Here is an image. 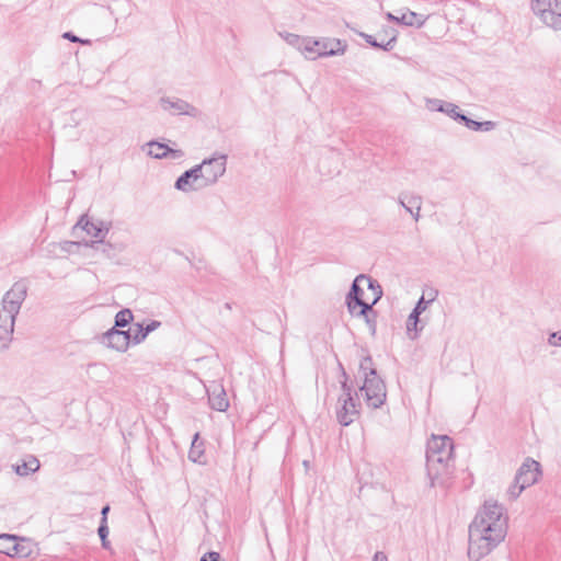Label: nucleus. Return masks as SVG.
<instances>
[{
    "instance_id": "obj_3",
    "label": "nucleus",
    "mask_w": 561,
    "mask_h": 561,
    "mask_svg": "<svg viewBox=\"0 0 561 561\" xmlns=\"http://www.w3.org/2000/svg\"><path fill=\"white\" fill-rule=\"evenodd\" d=\"M27 296V285L23 280L16 282L4 294L0 304V341L2 348H7L12 340L14 323L21 306Z\"/></svg>"
},
{
    "instance_id": "obj_38",
    "label": "nucleus",
    "mask_w": 561,
    "mask_h": 561,
    "mask_svg": "<svg viewBox=\"0 0 561 561\" xmlns=\"http://www.w3.org/2000/svg\"><path fill=\"white\" fill-rule=\"evenodd\" d=\"M548 343L551 346H561V331L551 333L548 337Z\"/></svg>"
},
{
    "instance_id": "obj_29",
    "label": "nucleus",
    "mask_w": 561,
    "mask_h": 561,
    "mask_svg": "<svg viewBox=\"0 0 561 561\" xmlns=\"http://www.w3.org/2000/svg\"><path fill=\"white\" fill-rule=\"evenodd\" d=\"M419 323L420 314L412 311L407 320V330L411 339L417 337V332L421 330L419 329Z\"/></svg>"
},
{
    "instance_id": "obj_34",
    "label": "nucleus",
    "mask_w": 561,
    "mask_h": 561,
    "mask_svg": "<svg viewBox=\"0 0 561 561\" xmlns=\"http://www.w3.org/2000/svg\"><path fill=\"white\" fill-rule=\"evenodd\" d=\"M374 310L371 309V311H367L366 314H359V309L358 310H355V313L353 316H356V317H363L365 318V321L366 323L369 325V328L371 329L373 333H375L376 331V320H375V317L371 319V314H374Z\"/></svg>"
},
{
    "instance_id": "obj_39",
    "label": "nucleus",
    "mask_w": 561,
    "mask_h": 561,
    "mask_svg": "<svg viewBox=\"0 0 561 561\" xmlns=\"http://www.w3.org/2000/svg\"><path fill=\"white\" fill-rule=\"evenodd\" d=\"M199 561H220V554L215 551L205 553Z\"/></svg>"
},
{
    "instance_id": "obj_15",
    "label": "nucleus",
    "mask_w": 561,
    "mask_h": 561,
    "mask_svg": "<svg viewBox=\"0 0 561 561\" xmlns=\"http://www.w3.org/2000/svg\"><path fill=\"white\" fill-rule=\"evenodd\" d=\"M208 394V402L213 410L224 412L229 407L227 393L221 383L213 381L206 388Z\"/></svg>"
},
{
    "instance_id": "obj_40",
    "label": "nucleus",
    "mask_w": 561,
    "mask_h": 561,
    "mask_svg": "<svg viewBox=\"0 0 561 561\" xmlns=\"http://www.w3.org/2000/svg\"><path fill=\"white\" fill-rule=\"evenodd\" d=\"M110 512V506L108 505H105L102 507V511H101V515H102V518H101V523L100 525H107V514Z\"/></svg>"
},
{
    "instance_id": "obj_23",
    "label": "nucleus",
    "mask_w": 561,
    "mask_h": 561,
    "mask_svg": "<svg viewBox=\"0 0 561 561\" xmlns=\"http://www.w3.org/2000/svg\"><path fill=\"white\" fill-rule=\"evenodd\" d=\"M359 36L365 39L367 44H369L374 48H379L386 51H390L393 49L397 43V31H392V36L387 39L386 43H378L376 37L366 33H359Z\"/></svg>"
},
{
    "instance_id": "obj_17",
    "label": "nucleus",
    "mask_w": 561,
    "mask_h": 561,
    "mask_svg": "<svg viewBox=\"0 0 561 561\" xmlns=\"http://www.w3.org/2000/svg\"><path fill=\"white\" fill-rule=\"evenodd\" d=\"M398 203L413 217L415 221L420 220L423 204L422 196L409 192H402L398 196Z\"/></svg>"
},
{
    "instance_id": "obj_18",
    "label": "nucleus",
    "mask_w": 561,
    "mask_h": 561,
    "mask_svg": "<svg viewBox=\"0 0 561 561\" xmlns=\"http://www.w3.org/2000/svg\"><path fill=\"white\" fill-rule=\"evenodd\" d=\"M426 107L433 112L444 113V114L448 115L450 118H453L454 121L459 122V123L463 115L462 113H460L458 105H456L451 102H446V101L439 100V99H427Z\"/></svg>"
},
{
    "instance_id": "obj_1",
    "label": "nucleus",
    "mask_w": 561,
    "mask_h": 561,
    "mask_svg": "<svg viewBox=\"0 0 561 561\" xmlns=\"http://www.w3.org/2000/svg\"><path fill=\"white\" fill-rule=\"evenodd\" d=\"M454 462V442L447 435H432L426 446V469L431 485L444 484Z\"/></svg>"
},
{
    "instance_id": "obj_44",
    "label": "nucleus",
    "mask_w": 561,
    "mask_h": 561,
    "mask_svg": "<svg viewBox=\"0 0 561 561\" xmlns=\"http://www.w3.org/2000/svg\"><path fill=\"white\" fill-rule=\"evenodd\" d=\"M393 28H390L389 31H385V34L390 38L392 36Z\"/></svg>"
},
{
    "instance_id": "obj_8",
    "label": "nucleus",
    "mask_w": 561,
    "mask_h": 561,
    "mask_svg": "<svg viewBox=\"0 0 561 561\" xmlns=\"http://www.w3.org/2000/svg\"><path fill=\"white\" fill-rule=\"evenodd\" d=\"M364 279V274L356 276L352 283L348 294L346 295V306L351 314H354L357 309H359V314H366L367 311H371L373 304L364 300V291L359 285Z\"/></svg>"
},
{
    "instance_id": "obj_19",
    "label": "nucleus",
    "mask_w": 561,
    "mask_h": 561,
    "mask_svg": "<svg viewBox=\"0 0 561 561\" xmlns=\"http://www.w3.org/2000/svg\"><path fill=\"white\" fill-rule=\"evenodd\" d=\"M386 18L389 21H393L405 26H414L416 28H421L427 20V16L419 14L413 11H407L402 13L400 16L394 15L391 12H388L386 14Z\"/></svg>"
},
{
    "instance_id": "obj_13",
    "label": "nucleus",
    "mask_w": 561,
    "mask_h": 561,
    "mask_svg": "<svg viewBox=\"0 0 561 561\" xmlns=\"http://www.w3.org/2000/svg\"><path fill=\"white\" fill-rule=\"evenodd\" d=\"M541 474L540 463L533 458H526L516 473V482L522 483L524 488H528L537 482Z\"/></svg>"
},
{
    "instance_id": "obj_45",
    "label": "nucleus",
    "mask_w": 561,
    "mask_h": 561,
    "mask_svg": "<svg viewBox=\"0 0 561 561\" xmlns=\"http://www.w3.org/2000/svg\"><path fill=\"white\" fill-rule=\"evenodd\" d=\"M387 41H385V38H381L379 43H386Z\"/></svg>"
},
{
    "instance_id": "obj_10",
    "label": "nucleus",
    "mask_w": 561,
    "mask_h": 561,
    "mask_svg": "<svg viewBox=\"0 0 561 561\" xmlns=\"http://www.w3.org/2000/svg\"><path fill=\"white\" fill-rule=\"evenodd\" d=\"M130 342H133L131 329L124 331L113 327L101 336V343L103 345L121 353L128 350Z\"/></svg>"
},
{
    "instance_id": "obj_32",
    "label": "nucleus",
    "mask_w": 561,
    "mask_h": 561,
    "mask_svg": "<svg viewBox=\"0 0 561 561\" xmlns=\"http://www.w3.org/2000/svg\"><path fill=\"white\" fill-rule=\"evenodd\" d=\"M524 490V485L517 483L515 478L513 484L508 488L507 494L511 500H516Z\"/></svg>"
},
{
    "instance_id": "obj_6",
    "label": "nucleus",
    "mask_w": 561,
    "mask_h": 561,
    "mask_svg": "<svg viewBox=\"0 0 561 561\" xmlns=\"http://www.w3.org/2000/svg\"><path fill=\"white\" fill-rule=\"evenodd\" d=\"M359 390L364 392L367 405L373 409L380 408L386 401V385L379 376L365 378Z\"/></svg>"
},
{
    "instance_id": "obj_2",
    "label": "nucleus",
    "mask_w": 561,
    "mask_h": 561,
    "mask_svg": "<svg viewBox=\"0 0 561 561\" xmlns=\"http://www.w3.org/2000/svg\"><path fill=\"white\" fill-rule=\"evenodd\" d=\"M483 519L472 522L469 526L468 558L480 561L488 556L506 536L507 528L503 524H483Z\"/></svg>"
},
{
    "instance_id": "obj_22",
    "label": "nucleus",
    "mask_w": 561,
    "mask_h": 561,
    "mask_svg": "<svg viewBox=\"0 0 561 561\" xmlns=\"http://www.w3.org/2000/svg\"><path fill=\"white\" fill-rule=\"evenodd\" d=\"M159 327H160V322L156 321V320L151 321L146 327H144L142 324L137 323L135 325V329H131L133 343L134 344H139L140 342H142L147 337V335L150 332L154 331Z\"/></svg>"
},
{
    "instance_id": "obj_20",
    "label": "nucleus",
    "mask_w": 561,
    "mask_h": 561,
    "mask_svg": "<svg viewBox=\"0 0 561 561\" xmlns=\"http://www.w3.org/2000/svg\"><path fill=\"white\" fill-rule=\"evenodd\" d=\"M149 146L148 154L156 159H181L184 156V152L180 149H172L164 144L158 141H149L147 144Z\"/></svg>"
},
{
    "instance_id": "obj_11",
    "label": "nucleus",
    "mask_w": 561,
    "mask_h": 561,
    "mask_svg": "<svg viewBox=\"0 0 561 561\" xmlns=\"http://www.w3.org/2000/svg\"><path fill=\"white\" fill-rule=\"evenodd\" d=\"M81 227L89 236L94 238L95 240L92 242L91 247L94 248L95 244L103 243L106 234L111 229V222H105L103 220H90L87 216H82L77 222L76 227Z\"/></svg>"
},
{
    "instance_id": "obj_33",
    "label": "nucleus",
    "mask_w": 561,
    "mask_h": 561,
    "mask_svg": "<svg viewBox=\"0 0 561 561\" xmlns=\"http://www.w3.org/2000/svg\"><path fill=\"white\" fill-rule=\"evenodd\" d=\"M98 534H99V537L101 539L102 547L105 548V549H108L110 548V541L107 540V536H108V527H107V525H100L99 529H98Z\"/></svg>"
},
{
    "instance_id": "obj_41",
    "label": "nucleus",
    "mask_w": 561,
    "mask_h": 561,
    "mask_svg": "<svg viewBox=\"0 0 561 561\" xmlns=\"http://www.w3.org/2000/svg\"><path fill=\"white\" fill-rule=\"evenodd\" d=\"M481 125H482V127L480 130H485V131L492 130L495 127V123L492 121L481 122Z\"/></svg>"
},
{
    "instance_id": "obj_37",
    "label": "nucleus",
    "mask_w": 561,
    "mask_h": 561,
    "mask_svg": "<svg viewBox=\"0 0 561 561\" xmlns=\"http://www.w3.org/2000/svg\"><path fill=\"white\" fill-rule=\"evenodd\" d=\"M62 37L72 42V43H81V44H89L90 41L89 39H82L78 36H76L73 33L71 32H66L62 34Z\"/></svg>"
},
{
    "instance_id": "obj_24",
    "label": "nucleus",
    "mask_w": 561,
    "mask_h": 561,
    "mask_svg": "<svg viewBox=\"0 0 561 561\" xmlns=\"http://www.w3.org/2000/svg\"><path fill=\"white\" fill-rule=\"evenodd\" d=\"M279 36L290 46L297 48L305 55V46H307V41L309 37H302L297 34L280 32Z\"/></svg>"
},
{
    "instance_id": "obj_28",
    "label": "nucleus",
    "mask_w": 561,
    "mask_h": 561,
    "mask_svg": "<svg viewBox=\"0 0 561 561\" xmlns=\"http://www.w3.org/2000/svg\"><path fill=\"white\" fill-rule=\"evenodd\" d=\"M134 319L133 312L129 309H123L115 316V329L127 327Z\"/></svg>"
},
{
    "instance_id": "obj_16",
    "label": "nucleus",
    "mask_w": 561,
    "mask_h": 561,
    "mask_svg": "<svg viewBox=\"0 0 561 561\" xmlns=\"http://www.w3.org/2000/svg\"><path fill=\"white\" fill-rule=\"evenodd\" d=\"M160 104L164 111H170L176 115L196 116L197 108L188 102L181 99L161 98Z\"/></svg>"
},
{
    "instance_id": "obj_31",
    "label": "nucleus",
    "mask_w": 561,
    "mask_h": 561,
    "mask_svg": "<svg viewBox=\"0 0 561 561\" xmlns=\"http://www.w3.org/2000/svg\"><path fill=\"white\" fill-rule=\"evenodd\" d=\"M339 367L341 369V375L343 377V380L341 381V387H342V390H343V397L342 398H348V397H353L352 394V386L348 385L347 380H348V376L343 367V365L341 363H339Z\"/></svg>"
},
{
    "instance_id": "obj_12",
    "label": "nucleus",
    "mask_w": 561,
    "mask_h": 561,
    "mask_svg": "<svg viewBox=\"0 0 561 561\" xmlns=\"http://www.w3.org/2000/svg\"><path fill=\"white\" fill-rule=\"evenodd\" d=\"M483 519V524H490L494 527V524H503L507 528V517L504 514V508L497 503L485 502L483 508L476 515L472 522H479Z\"/></svg>"
},
{
    "instance_id": "obj_42",
    "label": "nucleus",
    "mask_w": 561,
    "mask_h": 561,
    "mask_svg": "<svg viewBox=\"0 0 561 561\" xmlns=\"http://www.w3.org/2000/svg\"><path fill=\"white\" fill-rule=\"evenodd\" d=\"M374 561H388V558L383 552L378 551L374 556Z\"/></svg>"
},
{
    "instance_id": "obj_7",
    "label": "nucleus",
    "mask_w": 561,
    "mask_h": 561,
    "mask_svg": "<svg viewBox=\"0 0 561 561\" xmlns=\"http://www.w3.org/2000/svg\"><path fill=\"white\" fill-rule=\"evenodd\" d=\"M198 165H201L199 170L207 187L211 186L225 174L227 156L216 153L211 158L204 159Z\"/></svg>"
},
{
    "instance_id": "obj_36",
    "label": "nucleus",
    "mask_w": 561,
    "mask_h": 561,
    "mask_svg": "<svg viewBox=\"0 0 561 561\" xmlns=\"http://www.w3.org/2000/svg\"><path fill=\"white\" fill-rule=\"evenodd\" d=\"M432 300H428V301H425L424 297L422 296L419 301L416 302L414 309L412 310L413 312H416L417 314L421 316L422 312L425 311L427 305L431 302Z\"/></svg>"
},
{
    "instance_id": "obj_26",
    "label": "nucleus",
    "mask_w": 561,
    "mask_h": 561,
    "mask_svg": "<svg viewBox=\"0 0 561 561\" xmlns=\"http://www.w3.org/2000/svg\"><path fill=\"white\" fill-rule=\"evenodd\" d=\"M359 373L363 375L364 379L378 376L377 370L373 365V358L369 355L362 358L359 363Z\"/></svg>"
},
{
    "instance_id": "obj_5",
    "label": "nucleus",
    "mask_w": 561,
    "mask_h": 561,
    "mask_svg": "<svg viewBox=\"0 0 561 561\" xmlns=\"http://www.w3.org/2000/svg\"><path fill=\"white\" fill-rule=\"evenodd\" d=\"M531 9L546 25L561 30V0H531Z\"/></svg>"
},
{
    "instance_id": "obj_43",
    "label": "nucleus",
    "mask_w": 561,
    "mask_h": 561,
    "mask_svg": "<svg viewBox=\"0 0 561 561\" xmlns=\"http://www.w3.org/2000/svg\"><path fill=\"white\" fill-rule=\"evenodd\" d=\"M78 243L77 242H72V241H66L62 245V249L64 250H67L68 247H71V245H77Z\"/></svg>"
},
{
    "instance_id": "obj_14",
    "label": "nucleus",
    "mask_w": 561,
    "mask_h": 561,
    "mask_svg": "<svg viewBox=\"0 0 561 561\" xmlns=\"http://www.w3.org/2000/svg\"><path fill=\"white\" fill-rule=\"evenodd\" d=\"M341 408L336 411V417L341 425L348 426L359 414V403L354 397L340 398Z\"/></svg>"
},
{
    "instance_id": "obj_4",
    "label": "nucleus",
    "mask_w": 561,
    "mask_h": 561,
    "mask_svg": "<svg viewBox=\"0 0 561 561\" xmlns=\"http://www.w3.org/2000/svg\"><path fill=\"white\" fill-rule=\"evenodd\" d=\"M346 47V43L337 38L312 39L309 37L305 46V57L314 60L319 57L343 55Z\"/></svg>"
},
{
    "instance_id": "obj_9",
    "label": "nucleus",
    "mask_w": 561,
    "mask_h": 561,
    "mask_svg": "<svg viewBox=\"0 0 561 561\" xmlns=\"http://www.w3.org/2000/svg\"><path fill=\"white\" fill-rule=\"evenodd\" d=\"M201 165H194L192 169L183 172L175 181L174 187L183 193H191L206 188L203 180Z\"/></svg>"
},
{
    "instance_id": "obj_27",
    "label": "nucleus",
    "mask_w": 561,
    "mask_h": 561,
    "mask_svg": "<svg viewBox=\"0 0 561 561\" xmlns=\"http://www.w3.org/2000/svg\"><path fill=\"white\" fill-rule=\"evenodd\" d=\"M198 436H199L198 433H196L194 435V439L192 442V446L188 451V459L192 460L193 462L202 463L203 457H204V450L201 447L202 444H197Z\"/></svg>"
},
{
    "instance_id": "obj_25",
    "label": "nucleus",
    "mask_w": 561,
    "mask_h": 561,
    "mask_svg": "<svg viewBox=\"0 0 561 561\" xmlns=\"http://www.w3.org/2000/svg\"><path fill=\"white\" fill-rule=\"evenodd\" d=\"M39 468V461L37 458L31 456L27 460L23 461L21 465L15 466V472L19 476H28L32 472L37 471Z\"/></svg>"
},
{
    "instance_id": "obj_30",
    "label": "nucleus",
    "mask_w": 561,
    "mask_h": 561,
    "mask_svg": "<svg viewBox=\"0 0 561 561\" xmlns=\"http://www.w3.org/2000/svg\"><path fill=\"white\" fill-rule=\"evenodd\" d=\"M364 282L367 283L368 289H370L371 291L377 290V296H375L370 302V304H373V307H374L379 301V299L382 297L381 286L379 285V283L376 279H374L369 276H366V275H365Z\"/></svg>"
},
{
    "instance_id": "obj_21",
    "label": "nucleus",
    "mask_w": 561,
    "mask_h": 561,
    "mask_svg": "<svg viewBox=\"0 0 561 561\" xmlns=\"http://www.w3.org/2000/svg\"><path fill=\"white\" fill-rule=\"evenodd\" d=\"M0 538L15 541L13 546L14 553L19 558H28L33 553L32 542L25 538H19L15 535L2 534Z\"/></svg>"
},
{
    "instance_id": "obj_35",
    "label": "nucleus",
    "mask_w": 561,
    "mask_h": 561,
    "mask_svg": "<svg viewBox=\"0 0 561 561\" xmlns=\"http://www.w3.org/2000/svg\"><path fill=\"white\" fill-rule=\"evenodd\" d=\"M460 123L465 124L471 130H480L482 127L481 122L473 121L465 114L462 115Z\"/></svg>"
}]
</instances>
